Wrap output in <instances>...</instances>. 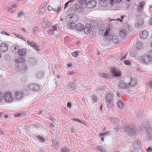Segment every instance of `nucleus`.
<instances>
[{
    "mask_svg": "<svg viewBox=\"0 0 152 152\" xmlns=\"http://www.w3.org/2000/svg\"><path fill=\"white\" fill-rule=\"evenodd\" d=\"M124 130L130 137L134 135L136 132V130L131 125H126L124 127Z\"/></svg>",
    "mask_w": 152,
    "mask_h": 152,
    "instance_id": "f257e3e1",
    "label": "nucleus"
},
{
    "mask_svg": "<svg viewBox=\"0 0 152 152\" xmlns=\"http://www.w3.org/2000/svg\"><path fill=\"white\" fill-rule=\"evenodd\" d=\"M4 98L7 102L10 103L13 101L12 93L10 91H7L5 93Z\"/></svg>",
    "mask_w": 152,
    "mask_h": 152,
    "instance_id": "f03ea898",
    "label": "nucleus"
},
{
    "mask_svg": "<svg viewBox=\"0 0 152 152\" xmlns=\"http://www.w3.org/2000/svg\"><path fill=\"white\" fill-rule=\"evenodd\" d=\"M107 103V105L113 107L114 105L113 103V96L110 94H107L105 97Z\"/></svg>",
    "mask_w": 152,
    "mask_h": 152,
    "instance_id": "7ed1b4c3",
    "label": "nucleus"
},
{
    "mask_svg": "<svg viewBox=\"0 0 152 152\" xmlns=\"http://www.w3.org/2000/svg\"><path fill=\"white\" fill-rule=\"evenodd\" d=\"M112 28V27L110 26L107 27L106 29V31L104 34V36L107 37L106 39L108 41H110L113 38V36L114 35L112 33V34H110V35H109V34H110V33L109 32Z\"/></svg>",
    "mask_w": 152,
    "mask_h": 152,
    "instance_id": "20e7f679",
    "label": "nucleus"
},
{
    "mask_svg": "<svg viewBox=\"0 0 152 152\" xmlns=\"http://www.w3.org/2000/svg\"><path fill=\"white\" fill-rule=\"evenodd\" d=\"M111 72L113 76L120 77L121 75V72L120 71L115 67L112 68Z\"/></svg>",
    "mask_w": 152,
    "mask_h": 152,
    "instance_id": "39448f33",
    "label": "nucleus"
},
{
    "mask_svg": "<svg viewBox=\"0 0 152 152\" xmlns=\"http://www.w3.org/2000/svg\"><path fill=\"white\" fill-rule=\"evenodd\" d=\"M140 60V62L142 63H149L151 60L150 57L148 56H144L141 58Z\"/></svg>",
    "mask_w": 152,
    "mask_h": 152,
    "instance_id": "423d86ee",
    "label": "nucleus"
},
{
    "mask_svg": "<svg viewBox=\"0 0 152 152\" xmlns=\"http://www.w3.org/2000/svg\"><path fill=\"white\" fill-rule=\"evenodd\" d=\"M47 4L46 2H44L42 4L38 10L39 13L41 14H43L46 10Z\"/></svg>",
    "mask_w": 152,
    "mask_h": 152,
    "instance_id": "0eeeda50",
    "label": "nucleus"
},
{
    "mask_svg": "<svg viewBox=\"0 0 152 152\" xmlns=\"http://www.w3.org/2000/svg\"><path fill=\"white\" fill-rule=\"evenodd\" d=\"M26 66L25 65H23L20 68H19V66H17L15 69L17 72L24 73L26 72Z\"/></svg>",
    "mask_w": 152,
    "mask_h": 152,
    "instance_id": "6e6552de",
    "label": "nucleus"
},
{
    "mask_svg": "<svg viewBox=\"0 0 152 152\" xmlns=\"http://www.w3.org/2000/svg\"><path fill=\"white\" fill-rule=\"evenodd\" d=\"M97 4V2L95 0H92L89 1L86 4V7L92 8L95 7Z\"/></svg>",
    "mask_w": 152,
    "mask_h": 152,
    "instance_id": "1a4fd4ad",
    "label": "nucleus"
},
{
    "mask_svg": "<svg viewBox=\"0 0 152 152\" xmlns=\"http://www.w3.org/2000/svg\"><path fill=\"white\" fill-rule=\"evenodd\" d=\"M49 35L56 36L58 34V31L57 30V27L54 25L52 27V28L49 32Z\"/></svg>",
    "mask_w": 152,
    "mask_h": 152,
    "instance_id": "9d476101",
    "label": "nucleus"
},
{
    "mask_svg": "<svg viewBox=\"0 0 152 152\" xmlns=\"http://www.w3.org/2000/svg\"><path fill=\"white\" fill-rule=\"evenodd\" d=\"M8 46L5 43H2L0 45V51L1 52L7 51L8 50Z\"/></svg>",
    "mask_w": 152,
    "mask_h": 152,
    "instance_id": "9b49d317",
    "label": "nucleus"
},
{
    "mask_svg": "<svg viewBox=\"0 0 152 152\" xmlns=\"http://www.w3.org/2000/svg\"><path fill=\"white\" fill-rule=\"evenodd\" d=\"M27 44L28 45H30L32 47H33L36 50L38 51L39 49V46L38 45L35 43L34 42L31 40H28L27 41Z\"/></svg>",
    "mask_w": 152,
    "mask_h": 152,
    "instance_id": "f8f14e48",
    "label": "nucleus"
},
{
    "mask_svg": "<svg viewBox=\"0 0 152 152\" xmlns=\"http://www.w3.org/2000/svg\"><path fill=\"white\" fill-rule=\"evenodd\" d=\"M91 29V25L89 24H87L84 28V31L86 34H88L90 33Z\"/></svg>",
    "mask_w": 152,
    "mask_h": 152,
    "instance_id": "ddd939ff",
    "label": "nucleus"
},
{
    "mask_svg": "<svg viewBox=\"0 0 152 152\" xmlns=\"http://www.w3.org/2000/svg\"><path fill=\"white\" fill-rule=\"evenodd\" d=\"M145 4V2L143 1H141L137 7V10L138 12H142L143 10L144 5Z\"/></svg>",
    "mask_w": 152,
    "mask_h": 152,
    "instance_id": "4468645a",
    "label": "nucleus"
},
{
    "mask_svg": "<svg viewBox=\"0 0 152 152\" xmlns=\"http://www.w3.org/2000/svg\"><path fill=\"white\" fill-rule=\"evenodd\" d=\"M148 36V33L147 31L144 30L140 32V36L142 39H145Z\"/></svg>",
    "mask_w": 152,
    "mask_h": 152,
    "instance_id": "2eb2a0df",
    "label": "nucleus"
},
{
    "mask_svg": "<svg viewBox=\"0 0 152 152\" xmlns=\"http://www.w3.org/2000/svg\"><path fill=\"white\" fill-rule=\"evenodd\" d=\"M30 88L34 91H38L39 89V86L36 84H31L29 85Z\"/></svg>",
    "mask_w": 152,
    "mask_h": 152,
    "instance_id": "dca6fc26",
    "label": "nucleus"
},
{
    "mask_svg": "<svg viewBox=\"0 0 152 152\" xmlns=\"http://www.w3.org/2000/svg\"><path fill=\"white\" fill-rule=\"evenodd\" d=\"M42 25L44 28H46L49 27V25L47 18H44L42 22Z\"/></svg>",
    "mask_w": 152,
    "mask_h": 152,
    "instance_id": "f3484780",
    "label": "nucleus"
},
{
    "mask_svg": "<svg viewBox=\"0 0 152 152\" xmlns=\"http://www.w3.org/2000/svg\"><path fill=\"white\" fill-rule=\"evenodd\" d=\"M11 49L12 51L15 54L17 53L20 49L18 46L16 45H12Z\"/></svg>",
    "mask_w": 152,
    "mask_h": 152,
    "instance_id": "a211bd4d",
    "label": "nucleus"
},
{
    "mask_svg": "<svg viewBox=\"0 0 152 152\" xmlns=\"http://www.w3.org/2000/svg\"><path fill=\"white\" fill-rule=\"evenodd\" d=\"M99 3L100 5L102 7H106L109 4V0H99Z\"/></svg>",
    "mask_w": 152,
    "mask_h": 152,
    "instance_id": "6ab92c4d",
    "label": "nucleus"
},
{
    "mask_svg": "<svg viewBox=\"0 0 152 152\" xmlns=\"http://www.w3.org/2000/svg\"><path fill=\"white\" fill-rule=\"evenodd\" d=\"M23 93L22 92H16L15 94V97L16 99H20L23 97Z\"/></svg>",
    "mask_w": 152,
    "mask_h": 152,
    "instance_id": "aec40b11",
    "label": "nucleus"
},
{
    "mask_svg": "<svg viewBox=\"0 0 152 152\" xmlns=\"http://www.w3.org/2000/svg\"><path fill=\"white\" fill-rule=\"evenodd\" d=\"M124 18H126V17L125 16H124V15H122L120 18H118L116 19H110L108 18V20L110 22L112 20H115V21H120L121 22H123L124 20Z\"/></svg>",
    "mask_w": 152,
    "mask_h": 152,
    "instance_id": "412c9836",
    "label": "nucleus"
},
{
    "mask_svg": "<svg viewBox=\"0 0 152 152\" xmlns=\"http://www.w3.org/2000/svg\"><path fill=\"white\" fill-rule=\"evenodd\" d=\"M49 13L50 14H54L56 12V9L51 6L49 5L48 7Z\"/></svg>",
    "mask_w": 152,
    "mask_h": 152,
    "instance_id": "4be33fe9",
    "label": "nucleus"
},
{
    "mask_svg": "<svg viewBox=\"0 0 152 152\" xmlns=\"http://www.w3.org/2000/svg\"><path fill=\"white\" fill-rule=\"evenodd\" d=\"M84 26L83 25L80 23L77 24L76 26V30L78 31H81L83 30Z\"/></svg>",
    "mask_w": 152,
    "mask_h": 152,
    "instance_id": "5701e85b",
    "label": "nucleus"
},
{
    "mask_svg": "<svg viewBox=\"0 0 152 152\" xmlns=\"http://www.w3.org/2000/svg\"><path fill=\"white\" fill-rule=\"evenodd\" d=\"M127 86L125 83L122 81H120L118 85V88L120 89L126 88Z\"/></svg>",
    "mask_w": 152,
    "mask_h": 152,
    "instance_id": "b1692460",
    "label": "nucleus"
},
{
    "mask_svg": "<svg viewBox=\"0 0 152 152\" xmlns=\"http://www.w3.org/2000/svg\"><path fill=\"white\" fill-rule=\"evenodd\" d=\"M137 83L136 80L134 79H132L129 83V85L130 87H134L136 85Z\"/></svg>",
    "mask_w": 152,
    "mask_h": 152,
    "instance_id": "393cba45",
    "label": "nucleus"
},
{
    "mask_svg": "<svg viewBox=\"0 0 152 152\" xmlns=\"http://www.w3.org/2000/svg\"><path fill=\"white\" fill-rule=\"evenodd\" d=\"M26 50L24 49H19L18 53L20 56H24L26 54Z\"/></svg>",
    "mask_w": 152,
    "mask_h": 152,
    "instance_id": "a878e982",
    "label": "nucleus"
},
{
    "mask_svg": "<svg viewBox=\"0 0 152 152\" xmlns=\"http://www.w3.org/2000/svg\"><path fill=\"white\" fill-rule=\"evenodd\" d=\"M67 26L69 28L72 29L76 26V24L74 23H67Z\"/></svg>",
    "mask_w": 152,
    "mask_h": 152,
    "instance_id": "bb28decb",
    "label": "nucleus"
},
{
    "mask_svg": "<svg viewBox=\"0 0 152 152\" xmlns=\"http://www.w3.org/2000/svg\"><path fill=\"white\" fill-rule=\"evenodd\" d=\"M136 48L138 50L141 49L142 48V44L139 42H137L136 45Z\"/></svg>",
    "mask_w": 152,
    "mask_h": 152,
    "instance_id": "cd10ccee",
    "label": "nucleus"
},
{
    "mask_svg": "<svg viewBox=\"0 0 152 152\" xmlns=\"http://www.w3.org/2000/svg\"><path fill=\"white\" fill-rule=\"evenodd\" d=\"M143 24V21L142 20H141L138 21V22L135 24V26L137 28H139L142 26Z\"/></svg>",
    "mask_w": 152,
    "mask_h": 152,
    "instance_id": "c85d7f7f",
    "label": "nucleus"
},
{
    "mask_svg": "<svg viewBox=\"0 0 152 152\" xmlns=\"http://www.w3.org/2000/svg\"><path fill=\"white\" fill-rule=\"evenodd\" d=\"M120 34L121 37H125L126 34V31L125 29H123L120 31Z\"/></svg>",
    "mask_w": 152,
    "mask_h": 152,
    "instance_id": "c756f323",
    "label": "nucleus"
},
{
    "mask_svg": "<svg viewBox=\"0 0 152 152\" xmlns=\"http://www.w3.org/2000/svg\"><path fill=\"white\" fill-rule=\"evenodd\" d=\"M3 96V92L1 91H0V103L2 102L4 100Z\"/></svg>",
    "mask_w": 152,
    "mask_h": 152,
    "instance_id": "7c9ffc66",
    "label": "nucleus"
},
{
    "mask_svg": "<svg viewBox=\"0 0 152 152\" xmlns=\"http://www.w3.org/2000/svg\"><path fill=\"white\" fill-rule=\"evenodd\" d=\"M25 59L21 57L18 59H15V61L18 63H22L25 61Z\"/></svg>",
    "mask_w": 152,
    "mask_h": 152,
    "instance_id": "2f4dec72",
    "label": "nucleus"
},
{
    "mask_svg": "<svg viewBox=\"0 0 152 152\" xmlns=\"http://www.w3.org/2000/svg\"><path fill=\"white\" fill-rule=\"evenodd\" d=\"M100 76L101 77H104L106 78H109L110 77V76L109 75H107L106 73H101L100 74Z\"/></svg>",
    "mask_w": 152,
    "mask_h": 152,
    "instance_id": "473e14b6",
    "label": "nucleus"
},
{
    "mask_svg": "<svg viewBox=\"0 0 152 152\" xmlns=\"http://www.w3.org/2000/svg\"><path fill=\"white\" fill-rule=\"evenodd\" d=\"M89 1V0H79V2L80 4L81 5H83V4H86Z\"/></svg>",
    "mask_w": 152,
    "mask_h": 152,
    "instance_id": "72a5a7b5",
    "label": "nucleus"
},
{
    "mask_svg": "<svg viewBox=\"0 0 152 152\" xmlns=\"http://www.w3.org/2000/svg\"><path fill=\"white\" fill-rule=\"evenodd\" d=\"M105 29L103 25H101L99 26V29L100 31L103 32Z\"/></svg>",
    "mask_w": 152,
    "mask_h": 152,
    "instance_id": "f704fd0d",
    "label": "nucleus"
},
{
    "mask_svg": "<svg viewBox=\"0 0 152 152\" xmlns=\"http://www.w3.org/2000/svg\"><path fill=\"white\" fill-rule=\"evenodd\" d=\"M17 5L16 4H13L11 6V7H9L8 8V11H10L11 10H12L13 9L16 8V7H17Z\"/></svg>",
    "mask_w": 152,
    "mask_h": 152,
    "instance_id": "c9c22d12",
    "label": "nucleus"
},
{
    "mask_svg": "<svg viewBox=\"0 0 152 152\" xmlns=\"http://www.w3.org/2000/svg\"><path fill=\"white\" fill-rule=\"evenodd\" d=\"M118 106L120 108H123L124 105L123 103L122 102L119 101L117 104Z\"/></svg>",
    "mask_w": 152,
    "mask_h": 152,
    "instance_id": "e433bc0d",
    "label": "nucleus"
},
{
    "mask_svg": "<svg viewBox=\"0 0 152 152\" xmlns=\"http://www.w3.org/2000/svg\"><path fill=\"white\" fill-rule=\"evenodd\" d=\"M98 149L102 152H106V149L101 146L98 147Z\"/></svg>",
    "mask_w": 152,
    "mask_h": 152,
    "instance_id": "4c0bfd02",
    "label": "nucleus"
},
{
    "mask_svg": "<svg viewBox=\"0 0 152 152\" xmlns=\"http://www.w3.org/2000/svg\"><path fill=\"white\" fill-rule=\"evenodd\" d=\"M62 152H71V151L65 147L62 149Z\"/></svg>",
    "mask_w": 152,
    "mask_h": 152,
    "instance_id": "58836bf2",
    "label": "nucleus"
},
{
    "mask_svg": "<svg viewBox=\"0 0 152 152\" xmlns=\"http://www.w3.org/2000/svg\"><path fill=\"white\" fill-rule=\"evenodd\" d=\"M124 63L126 64L128 66H130L131 65V62L128 60H124Z\"/></svg>",
    "mask_w": 152,
    "mask_h": 152,
    "instance_id": "ea45409f",
    "label": "nucleus"
},
{
    "mask_svg": "<svg viewBox=\"0 0 152 152\" xmlns=\"http://www.w3.org/2000/svg\"><path fill=\"white\" fill-rule=\"evenodd\" d=\"M73 1H74V0H70L69 1L67 2L65 4V5H64L65 7H64V9H66V7L68 6L69 3H70L71 2H73Z\"/></svg>",
    "mask_w": 152,
    "mask_h": 152,
    "instance_id": "a19ab883",
    "label": "nucleus"
},
{
    "mask_svg": "<svg viewBox=\"0 0 152 152\" xmlns=\"http://www.w3.org/2000/svg\"><path fill=\"white\" fill-rule=\"evenodd\" d=\"M24 113H20L19 114H15V115L14 116L16 117H21L24 116Z\"/></svg>",
    "mask_w": 152,
    "mask_h": 152,
    "instance_id": "79ce46f5",
    "label": "nucleus"
},
{
    "mask_svg": "<svg viewBox=\"0 0 152 152\" xmlns=\"http://www.w3.org/2000/svg\"><path fill=\"white\" fill-rule=\"evenodd\" d=\"M109 2L111 6L114 5L115 3V0H109Z\"/></svg>",
    "mask_w": 152,
    "mask_h": 152,
    "instance_id": "37998d69",
    "label": "nucleus"
},
{
    "mask_svg": "<svg viewBox=\"0 0 152 152\" xmlns=\"http://www.w3.org/2000/svg\"><path fill=\"white\" fill-rule=\"evenodd\" d=\"M15 35L17 37L19 38L20 39H21L25 41H26V40L25 39V38L23 37V36H22L20 35H16L15 34Z\"/></svg>",
    "mask_w": 152,
    "mask_h": 152,
    "instance_id": "c03bdc74",
    "label": "nucleus"
},
{
    "mask_svg": "<svg viewBox=\"0 0 152 152\" xmlns=\"http://www.w3.org/2000/svg\"><path fill=\"white\" fill-rule=\"evenodd\" d=\"M78 53L77 51H75L72 53V55L75 57H76L77 56Z\"/></svg>",
    "mask_w": 152,
    "mask_h": 152,
    "instance_id": "a18cd8bd",
    "label": "nucleus"
},
{
    "mask_svg": "<svg viewBox=\"0 0 152 152\" xmlns=\"http://www.w3.org/2000/svg\"><path fill=\"white\" fill-rule=\"evenodd\" d=\"M92 99L95 102H96L97 101V97L95 95L93 96Z\"/></svg>",
    "mask_w": 152,
    "mask_h": 152,
    "instance_id": "49530a36",
    "label": "nucleus"
},
{
    "mask_svg": "<svg viewBox=\"0 0 152 152\" xmlns=\"http://www.w3.org/2000/svg\"><path fill=\"white\" fill-rule=\"evenodd\" d=\"M72 120L74 121H76V122H78L80 123H81V121L78 119V118H73L72 119Z\"/></svg>",
    "mask_w": 152,
    "mask_h": 152,
    "instance_id": "de8ad7c7",
    "label": "nucleus"
},
{
    "mask_svg": "<svg viewBox=\"0 0 152 152\" xmlns=\"http://www.w3.org/2000/svg\"><path fill=\"white\" fill-rule=\"evenodd\" d=\"M61 7V6H58L57 9L56 10V12L57 13H59L60 12V10Z\"/></svg>",
    "mask_w": 152,
    "mask_h": 152,
    "instance_id": "09e8293b",
    "label": "nucleus"
},
{
    "mask_svg": "<svg viewBox=\"0 0 152 152\" xmlns=\"http://www.w3.org/2000/svg\"><path fill=\"white\" fill-rule=\"evenodd\" d=\"M96 34H94L93 33H92V34H90V37H91V39H93L95 37H96Z\"/></svg>",
    "mask_w": 152,
    "mask_h": 152,
    "instance_id": "8fccbe9b",
    "label": "nucleus"
},
{
    "mask_svg": "<svg viewBox=\"0 0 152 152\" xmlns=\"http://www.w3.org/2000/svg\"><path fill=\"white\" fill-rule=\"evenodd\" d=\"M146 151L148 152H151L152 151V148L149 147L146 149Z\"/></svg>",
    "mask_w": 152,
    "mask_h": 152,
    "instance_id": "3c124183",
    "label": "nucleus"
},
{
    "mask_svg": "<svg viewBox=\"0 0 152 152\" xmlns=\"http://www.w3.org/2000/svg\"><path fill=\"white\" fill-rule=\"evenodd\" d=\"M1 34H4L6 35H7V36L10 35L9 34L7 33V32H5V31H2L1 32Z\"/></svg>",
    "mask_w": 152,
    "mask_h": 152,
    "instance_id": "603ef678",
    "label": "nucleus"
},
{
    "mask_svg": "<svg viewBox=\"0 0 152 152\" xmlns=\"http://www.w3.org/2000/svg\"><path fill=\"white\" fill-rule=\"evenodd\" d=\"M113 39V42H119V40L118 39H115V38L114 39Z\"/></svg>",
    "mask_w": 152,
    "mask_h": 152,
    "instance_id": "864d4df0",
    "label": "nucleus"
},
{
    "mask_svg": "<svg viewBox=\"0 0 152 152\" xmlns=\"http://www.w3.org/2000/svg\"><path fill=\"white\" fill-rule=\"evenodd\" d=\"M38 140H40L42 141H44V139L42 137H38Z\"/></svg>",
    "mask_w": 152,
    "mask_h": 152,
    "instance_id": "5fc2aeb1",
    "label": "nucleus"
},
{
    "mask_svg": "<svg viewBox=\"0 0 152 152\" xmlns=\"http://www.w3.org/2000/svg\"><path fill=\"white\" fill-rule=\"evenodd\" d=\"M23 15V12H20V13L18 14V16L19 17H20L21 16H22Z\"/></svg>",
    "mask_w": 152,
    "mask_h": 152,
    "instance_id": "6e6d98bb",
    "label": "nucleus"
},
{
    "mask_svg": "<svg viewBox=\"0 0 152 152\" xmlns=\"http://www.w3.org/2000/svg\"><path fill=\"white\" fill-rule=\"evenodd\" d=\"M149 24L150 25H152V18L150 19V21L149 23Z\"/></svg>",
    "mask_w": 152,
    "mask_h": 152,
    "instance_id": "4d7b16f0",
    "label": "nucleus"
},
{
    "mask_svg": "<svg viewBox=\"0 0 152 152\" xmlns=\"http://www.w3.org/2000/svg\"><path fill=\"white\" fill-rule=\"evenodd\" d=\"M71 106V104L70 103H68L67 104V107H68L70 108Z\"/></svg>",
    "mask_w": 152,
    "mask_h": 152,
    "instance_id": "13d9d810",
    "label": "nucleus"
},
{
    "mask_svg": "<svg viewBox=\"0 0 152 152\" xmlns=\"http://www.w3.org/2000/svg\"><path fill=\"white\" fill-rule=\"evenodd\" d=\"M72 64L71 63H69V64L68 65H67V66H68L69 67V68H71L72 67Z\"/></svg>",
    "mask_w": 152,
    "mask_h": 152,
    "instance_id": "bf43d9fd",
    "label": "nucleus"
},
{
    "mask_svg": "<svg viewBox=\"0 0 152 152\" xmlns=\"http://www.w3.org/2000/svg\"><path fill=\"white\" fill-rule=\"evenodd\" d=\"M149 85L151 88H152V80L149 82Z\"/></svg>",
    "mask_w": 152,
    "mask_h": 152,
    "instance_id": "052dcab7",
    "label": "nucleus"
},
{
    "mask_svg": "<svg viewBox=\"0 0 152 152\" xmlns=\"http://www.w3.org/2000/svg\"><path fill=\"white\" fill-rule=\"evenodd\" d=\"M137 144H138L137 145V146H140V141H137V142H136Z\"/></svg>",
    "mask_w": 152,
    "mask_h": 152,
    "instance_id": "680f3d73",
    "label": "nucleus"
},
{
    "mask_svg": "<svg viewBox=\"0 0 152 152\" xmlns=\"http://www.w3.org/2000/svg\"><path fill=\"white\" fill-rule=\"evenodd\" d=\"M71 131L72 133H74V130L73 128H71Z\"/></svg>",
    "mask_w": 152,
    "mask_h": 152,
    "instance_id": "e2e57ef3",
    "label": "nucleus"
},
{
    "mask_svg": "<svg viewBox=\"0 0 152 152\" xmlns=\"http://www.w3.org/2000/svg\"><path fill=\"white\" fill-rule=\"evenodd\" d=\"M123 0H116L117 2L119 3L122 1Z\"/></svg>",
    "mask_w": 152,
    "mask_h": 152,
    "instance_id": "0e129e2a",
    "label": "nucleus"
},
{
    "mask_svg": "<svg viewBox=\"0 0 152 152\" xmlns=\"http://www.w3.org/2000/svg\"><path fill=\"white\" fill-rule=\"evenodd\" d=\"M125 58V57L123 56L121 58V60H123Z\"/></svg>",
    "mask_w": 152,
    "mask_h": 152,
    "instance_id": "69168bd1",
    "label": "nucleus"
},
{
    "mask_svg": "<svg viewBox=\"0 0 152 152\" xmlns=\"http://www.w3.org/2000/svg\"><path fill=\"white\" fill-rule=\"evenodd\" d=\"M8 117V116L7 115H5L4 116V118H7Z\"/></svg>",
    "mask_w": 152,
    "mask_h": 152,
    "instance_id": "338daca9",
    "label": "nucleus"
},
{
    "mask_svg": "<svg viewBox=\"0 0 152 152\" xmlns=\"http://www.w3.org/2000/svg\"><path fill=\"white\" fill-rule=\"evenodd\" d=\"M42 113V110H41V111H39L38 112V114H40L41 113Z\"/></svg>",
    "mask_w": 152,
    "mask_h": 152,
    "instance_id": "774afa93",
    "label": "nucleus"
}]
</instances>
